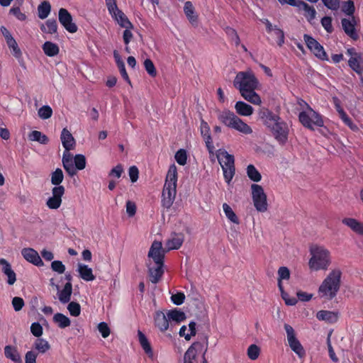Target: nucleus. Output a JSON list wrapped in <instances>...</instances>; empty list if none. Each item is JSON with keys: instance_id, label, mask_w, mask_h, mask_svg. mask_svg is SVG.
<instances>
[{"instance_id": "obj_27", "label": "nucleus", "mask_w": 363, "mask_h": 363, "mask_svg": "<svg viewBox=\"0 0 363 363\" xmlns=\"http://www.w3.org/2000/svg\"><path fill=\"white\" fill-rule=\"evenodd\" d=\"M111 15L122 28H133V24L131 23V22L129 21V19L122 10L118 9V11L114 12V13H112Z\"/></svg>"}, {"instance_id": "obj_25", "label": "nucleus", "mask_w": 363, "mask_h": 363, "mask_svg": "<svg viewBox=\"0 0 363 363\" xmlns=\"http://www.w3.org/2000/svg\"><path fill=\"white\" fill-rule=\"evenodd\" d=\"M296 6L299 10L303 11V15H305L308 21L311 22L315 18L317 12L313 6H310V4L304 1H298Z\"/></svg>"}, {"instance_id": "obj_50", "label": "nucleus", "mask_w": 363, "mask_h": 363, "mask_svg": "<svg viewBox=\"0 0 363 363\" xmlns=\"http://www.w3.org/2000/svg\"><path fill=\"white\" fill-rule=\"evenodd\" d=\"M186 151L184 149L179 150L174 155L176 162L180 165H184L186 164Z\"/></svg>"}, {"instance_id": "obj_10", "label": "nucleus", "mask_w": 363, "mask_h": 363, "mask_svg": "<svg viewBox=\"0 0 363 363\" xmlns=\"http://www.w3.org/2000/svg\"><path fill=\"white\" fill-rule=\"evenodd\" d=\"M284 329L286 333L287 341L291 350L299 357H304L306 355V351L296 337L294 328L290 325L285 323Z\"/></svg>"}, {"instance_id": "obj_64", "label": "nucleus", "mask_w": 363, "mask_h": 363, "mask_svg": "<svg viewBox=\"0 0 363 363\" xmlns=\"http://www.w3.org/2000/svg\"><path fill=\"white\" fill-rule=\"evenodd\" d=\"M128 174H129L130 179L131 182L132 183L136 182L138 179V174H139V171H138V167L135 165L130 167L129 169H128Z\"/></svg>"}, {"instance_id": "obj_63", "label": "nucleus", "mask_w": 363, "mask_h": 363, "mask_svg": "<svg viewBox=\"0 0 363 363\" xmlns=\"http://www.w3.org/2000/svg\"><path fill=\"white\" fill-rule=\"evenodd\" d=\"M323 4L332 11H337L340 6L339 0H322Z\"/></svg>"}, {"instance_id": "obj_14", "label": "nucleus", "mask_w": 363, "mask_h": 363, "mask_svg": "<svg viewBox=\"0 0 363 363\" xmlns=\"http://www.w3.org/2000/svg\"><path fill=\"white\" fill-rule=\"evenodd\" d=\"M147 257L152 258L156 265H164V251L161 242L155 240L152 242Z\"/></svg>"}, {"instance_id": "obj_9", "label": "nucleus", "mask_w": 363, "mask_h": 363, "mask_svg": "<svg viewBox=\"0 0 363 363\" xmlns=\"http://www.w3.org/2000/svg\"><path fill=\"white\" fill-rule=\"evenodd\" d=\"M252 199L255 209L261 213L267 211V196L264 194L263 188L258 184L251 185Z\"/></svg>"}, {"instance_id": "obj_22", "label": "nucleus", "mask_w": 363, "mask_h": 363, "mask_svg": "<svg viewBox=\"0 0 363 363\" xmlns=\"http://www.w3.org/2000/svg\"><path fill=\"white\" fill-rule=\"evenodd\" d=\"M342 223L349 227L356 234L363 236V223L353 218H345Z\"/></svg>"}, {"instance_id": "obj_38", "label": "nucleus", "mask_w": 363, "mask_h": 363, "mask_svg": "<svg viewBox=\"0 0 363 363\" xmlns=\"http://www.w3.org/2000/svg\"><path fill=\"white\" fill-rule=\"evenodd\" d=\"M222 208L224 213H225V216L231 222L235 224L240 223L238 217L230 205H228L227 203H223Z\"/></svg>"}, {"instance_id": "obj_11", "label": "nucleus", "mask_w": 363, "mask_h": 363, "mask_svg": "<svg viewBox=\"0 0 363 363\" xmlns=\"http://www.w3.org/2000/svg\"><path fill=\"white\" fill-rule=\"evenodd\" d=\"M303 40L306 43V46L320 60H328V55L324 50L323 46L318 43L315 39L309 35H303Z\"/></svg>"}, {"instance_id": "obj_40", "label": "nucleus", "mask_w": 363, "mask_h": 363, "mask_svg": "<svg viewBox=\"0 0 363 363\" xmlns=\"http://www.w3.org/2000/svg\"><path fill=\"white\" fill-rule=\"evenodd\" d=\"M247 175L249 179L254 182H258L262 179L260 173L252 164L247 165Z\"/></svg>"}, {"instance_id": "obj_59", "label": "nucleus", "mask_w": 363, "mask_h": 363, "mask_svg": "<svg viewBox=\"0 0 363 363\" xmlns=\"http://www.w3.org/2000/svg\"><path fill=\"white\" fill-rule=\"evenodd\" d=\"M185 299V296L183 292H177L175 294H172L171 296L172 302L177 306L182 305Z\"/></svg>"}, {"instance_id": "obj_62", "label": "nucleus", "mask_w": 363, "mask_h": 363, "mask_svg": "<svg viewBox=\"0 0 363 363\" xmlns=\"http://www.w3.org/2000/svg\"><path fill=\"white\" fill-rule=\"evenodd\" d=\"M12 306L16 312L20 311L24 306V301L22 298L16 296L12 299Z\"/></svg>"}, {"instance_id": "obj_49", "label": "nucleus", "mask_w": 363, "mask_h": 363, "mask_svg": "<svg viewBox=\"0 0 363 363\" xmlns=\"http://www.w3.org/2000/svg\"><path fill=\"white\" fill-rule=\"evenodd\" d=\"M67 309H68V312H69V314L73 317H78V315H80L81 306L80 304L77 302H69Z\"/></svg>"}, {"instance_id": "obj_51", "label": "nucleus", "mask_w": 363, "mask_h": 363, "mask_svg": "<svg viewBox=\"0 0 363 363\" xmlns=\"http://www.w3.org/2000/svg\"><path fill=\"white\" fill-rule=\"evenodd\" d=\"M52 115V110L49 106H43L38 110V116L41 119H49Z\"/></svg>"}, {"instance_id": "obj_54", "label": "nucleus", "mask_w": 363, "mask_h": 363, "mask_svg": "<svg viewBox=\"0 0 363 363\" xmlns=\"http://www.w3.org/2000/svg\"><path fill=\"white\" fill-rule=\"evenodd\" d=\"M97 328L102 337L106 338L110 335V327L106 323L100 322L97 325Z\"/></svg>"}, {"instance_id": "obj_4", "label": "nucleus", "mask_w": 363, "mask_h": 363, "mask_svg": "<svg viewBox=\"0 0 363 363\" xmlns=\"http://www.w3.org/2000/svg\"><path fill=\"white\" fill-rule=\"evenodd\" d=\"M177 182V169L174 164L169 166L162 194V204L169 208L176 196Z\"/></svg>"}, {"instance_id": "obj_43", "label": "nucleus", "mask_w": 363, "mask_h": 363, "mask_svg": "<svg viewBox=\"0 0 363 363\" xmlns=\"http://www.w3.org/2000/svg\"><path fill=\"white\" fill-rule=\"evenodd\" d=\"M197 352L196 349L191 346L184 354V363H196V357Z\"/></svg>"}, {"instance_id": "obj_20", "label": "nucleus", "mask_w": 363, "mask_h": 363, "mask_svg": "<svg viewBox=\"0 0 363 363\" xmlns=\"http://www.w3.org/2000/svg\"><path fill=\"white\" fill-rule=\"evenodd\" d=\"M201 133L205 141L206 146L209 153L212 154L214 150V146L213 145L212 138L210 133V127L208 123L203 119L201 121Z\"/></svg>"}, {"instance_id": "obj_37", "label": "nucleus", "mask_w": 363, "mask_h": 363, "mask_svg": "<svg viewBox=\"0 0 363 363\" xmlns=\"http://www.w3.org/2000/svg\"><path fill=\"white\" fill-rule=\"evenodd\" d=\"M43 50L45 54L49 57H53L58 54L59 47L57 45L51 42H45L43 45Z\"/></svg>"}, {"instance_id": "obj_5", "label": "nucleus", "mask_w": 363, "mask_h": 363, "mask_svg": "<svg viewBox=\"0 0 363 363\" xmlns=\"http://www.w3.org/2000/svg\"><path fill=\"white\" fill-rule=\"evenodd\" d=\"M218 120L227 127L235 129L242 133L247 135L252 132L248 124L230 110H223L220 112L218 115Z\"/></svg>"}, {"instance_id": "obj_61", "label": "nucleus", "mask_w": 363, "mask_h": 363, "mask_svg": "<svg viewBox=\"0 0 363 363\" xmlns=\"http://www.w3.org/2000/svg\"><path fill=\"white\" fill-rule=\"evenodd\" d=\"M51 269L53 272L58 274H63L65 270V265L61 261L55 260L51 263Z\"/></svg>"}, {"instance_id": "obj_8", "label": "nucleus", "mask_w": 363, "mask_h": 363, "mask_svg": "<svg viewBox=\"0 0 363 363\" xmlns=\"http://www.w3.org/2000/svg\"><path fill=\"white\" fill-rule=\"evenodd\" d=\"M217 159L221 166L224 180L229 184L235 174V157L226 151L220 152Z\"/></svg>"}, {"instance_id": "obj_31", "label": "nucleus", "mask_w": 363, "mask_h": 363, "mask_svg": "<svg viewBox=\"0 0 363 363\" xmlns=\"http://www.w3.org/2000/svg\"><path fill=\"white\" fill-rule=\"evenodd\" d=\"M167 315L169 323L174 321L176 323H179L186 319V315H185L184 312H182L177 308L168 311V312H167Z\"/></svg>"}, {"instance_id": "obj_46", "label": "nucleus", "mask_w": 363, "mask_h": 363, "mask_svg": "<svg viewBox=\"0 0 363 363\" xmlns=\"http://www.w3.org/2000/svg\"><path fill=\"white\" fill-rule=\"evenodd\" d=\"M63 180V173L60 168H57L51 174V184L55 186L60 185Z\"/></svg>"}, {"instance_id": "obj_6", "label": "nucleus", "mask_w": 363, "mask_h": 363, "mask_svg": "<svg viewBox=\"0 0 363 363\" xmlns=\"http://www.w3.org/2000/svg\"><path fill=\"white\" fill-rule=\"evenodd\" d=\"M312 257L309 261V267L315 271L327 269L330 264V253L323 246L315 245L311 248Z\"/></svg>"}, {"instance_id": "obj_28", "label": "nucleus", "mask_w": 363, "mask_h": 363, "mask_svg": "<svg viewBox=\"0 0 363 363\" xmlns=\"http://www.w3.org/2000/svg\"><path fill=\"white\" fill-rule=\"evenodd\" d=\"M184 242L182 234L173 233L171 238L166 242V247L168 250L179 249Z\"/></svg>"}, {"instance_id": "obj_12", "label": "nucleus", "mask_w": 363, "mask_h": 363, "mask_svg": "<svg viewBox=\"0 0 363 363\" xmlns=\"http://www.w3.org/2000/svg\"><path fill=\"white\" fill-rule=\"evenodd\" d=\"M58 19L60 24L65 30L71 33H74L77 31L78 27L75 23L73 22V17L70 12L65 8H60L58 11Z\"/></svg>"}, {"instance_id": "obj_21", "label": "nucleus", "mask_w": 363, "mask_h": 363, "mask_svg": "<svg viewBox=\"0 0 363 363\" xmlns=\"http://www.w3.org/2000/svg\"><path fill=\"white\" fill-rule=\"evenodd\" d=\"M154 320L155 326L161 332H165L169 328V321L167 315H165L163 312H155Z\"/></svg>"}, {"instance_id": "obj_1", "label": "nucleus", "mask_w": 363, "mask_h": 363, "mask_svg": "<svg viewBox=\"0 0 363 363\" xmlns=\"http://www.w3.org/2000/svg\"><path fill=\"white\" fill-rule=\"evenodd\" d=\"M259 118L274 135L280 145H285L288 140L289 129L287 123L280 116L268 108H262L259 112Z\"/></svg>"}, {"instance_id": "obj_57", "label": "nucleus", "mask_w": 363, "mask_h": 363, "mask_svg": "<svg viewBox=\"0 0 363 363\" xmlns=\"http://www.w3.org/2000/svg\"><path fill=\"white\" fill-rule=\"evenodd\" d=\"M321 24L324 29L328 33H331L333 31V28L332 26V18L330 16H324L321 19Z\"/></svg>"}, {"instance_id": "obj_32", "label": "nucleus", "mask_w": 363, "mask_h": 363, "mask_svg": "<svg viewBox=\"0 0 363 363\" xmlns=\"http://www.w3.org/2000/svg\"><path fill=\"white\" fill-rule=\"evenodd\" d=\"M316 317L319 320H325L330 323H333L337 320L338 315L337 312L320 311L317 313Z\"/></svg>"}, {"instance_id": "obj_34", "label": "nucleus", "mask_w": 363, "mask_h": 363, "mask_svg": "<svg viewBox=\"0 0 363 363\" xmlns=\"http://www.w3.org/2000/svg\"><path fill=\"white\" fill-rule=\"evenodd\" d=\"M4 355L6 358L10 359L16 363L19 362L21 360L17 348L11 345H6L4 347Z\"/></svg>"}, {"instance_id": "obj_26", "label": "nucleus", "mask_w": 363, "mask_h": 363, "mask_svg": "<svg viewBox=\"0 0 363 363\" xmlns=\"http://www.w3.org/2000/svg\"><path fill=\"white\" fill-rule=\"evenodd\" d=\"M72 284L70 281L66 282L62 289L58 292V298L60 303H68L72 294Z\"/></svg>"}, {"instance_id": "obj_55", "label": "nucleus", "mask_w": 363, "mask_h": 363, "mask_svg": "<svg viewBox=\"0 0 363 363\" xmlns=\"http://www.w3.org/2000/svg\"><path fill=\"white\" fill-rule=\"evenodd\" d=\"M259 348L256 345H251L247 349V356L252 359H256L259 355Z\"/></svg>"}, {"instance_id": "obj_39", "label": "nucleus", "mask_w": 363, "mask_h": 363, "mask_svg": "<svg viewBox=\"0 0 363 363\" xmlns=\"http://www.w3.org/2000/svg\"><path fill=\"white\" fill-rule=\"evenodd\" d=\"M53 320L57 323L60 328H65L70 325V318L63 313H56L53 316Z\"/></svg>"}, {"instance_id": "obj_7", "label": "nucleus", "mask_w": 363, "mask_h": 363, "mask_svg": "<svg viewBox=\"0 0 363 363\" xmlns=\"http://www.w3.org/2000/svg\"><path fill=\"white\" fill-rule=\"evenodd\" d=\"M302 103L304 104L305 107H306V111L300 112L298 116V121L302 125L312 130L315 129L314 125L323 127L324 125L323 116L319 113L314 111L304 100L301 99V102L298 104L301 105Z\"/></svg>"}, {"instance_id": "obj_17", "label": "nucleus", "mask_w": 363, "mask_h": 363, "mask_svg": "<svg viewBox=\"0 0 363 363\" xmlns=\"http://www.w3.org/2000/svg\"><path fill=\"white\" fill-rule=\"evenodd\" d=\"M21 255L27 262L32 263L37 267H41L44 264L38 252L33 248H23L21 250Z\"/></svg>"}, {"instance_id": "obj_23", "label": "nucleus", "mask_w": 363, "mask_h": 363, "mask_svg": "<svg viewBox=\"0 0 363 363\" xmlns=\"http://www.w3.org/2000/svg\"><path fill=\"white\" fill-rule=\"evenodd\" d=\"M183 9L184 14H186V17H187V20L189 21L193 26H197L199 16L196 13L195 7L193 3L191 1H186L184 4Z\"/></svg>"}, {"instance_id": "obj_13", "label": "nucleus", "mask_w": 363, "mask_h": 363, "mask_svg": "<svg viewBox=\"0 0 363 363\" xmlns=\"http://www.w3.org/2000/svg\"><path fill=\"white\" fill-rule=\"evenodd\" d=\"M278 286L279 289L281 291V296L283 299L285 301V303L287 306H294L297 303V300L295 298H288V294L286 293L284 290V286L282 285L281 280L282 279H289L290 277V272L289 269L286 267H281L278 270Z\"/></svg>"}, {"instance_id": "obj_44", "label": "nucleus", "mask_w": 363, "mask_h": 363, "mask_svg": "<svg viewBox=\"0 0 363 363\" xmlns=\"http://www.w3.org/2000/svg\"><path fill=\"white\" fill-rule=\"evenodd\" d=\"M35 348L42 354H44V352H48L50 349V345L47 340L38 338L35 341Z\"/></svg>"}, {"instance_id": "obj_15", "label": "nucleus", "mask_w": 363, "mask_h": 363, "mask_svg": "<svg viewBox=\"0 0 363 363\" xmlns=\"http://www.w3.org/2000/svg\"><path fill=\"white\" fill-rule=\"evenodd\" d=\"M357 21L354 16L351 18H343L341 19V26L343 31L353 40L359 39V35L356 30Z\"/></svg>"}, {"instance_id": "obj_19", "label": "nucleus", "mask_w": 363, "mask_h": 363, "mask_svg": "<svg viewBox=\"0 0 363 363\" xmlns=\"http://www.w3.org/2000/svg\"><path fill=\"white\" fill-rule=\"evenodd\" d=\"M347 53L350 56L349 60L350 67L357 73L360 74L362 67L361 63L363 62V59L361 55L356 52L355 48H351L347 50Z\"/></svg>"}, {"instance_id": "obj_41", "label": "nucleus", "mask_w": 363, "mask_h": 363, "mask_svg": "<svg viewBox=\"0 0 363 363\" xmlns=\"http://www.w3.org/2000/svg\"><path fill=\"white\" fill-rule=\"evenodd\" d=\"M43 33L53 34L57 32V24L55 19H48L45 22V25H42L40 27Z\"/></svg>"}, {"instance_id": "obj_2", "label": "nucleus", "mask_w": 363, "mask_h": 363, "mask_svg": "<svg viewBox=\"0 0 363 363\" xmlns=\"http://www.w3.org/2000/svg\"><path fill=\"white\" fill-rule=\"evenodd\" d=\"M233 84L246 101L254 105L261 104L260 96L255 91L258 85V81L251 72H238Z\"/></svg>"}, {"instance_id": "obj_53", "label": "nucleus", "mask_w": 363, "mask_h": 363, "mask_svg": "<svg viewBox=\"0 0 363 363\" xmlns=\"http://www.w3.org/2000/svg\"><path fill=\"white\" fill-rule=\"evenodd\" d=\"M74 165L79 170H82L86 167V157L83 155H77L74 157Z\"/></svg>"}, {"instance_id": "obj_48", "label": "nucleus", "mask_w": 363, "mask_h": 363, "mask_svg": "<svg viewBox=\"0 0 363 363\" xmlns=\"http://www.w3.org/2000/svg\"><path fill=\"white\" fill-rule=\"evenodd\" d=\"M341 9L342 11L345 13L347 15L350 16L351 17L354 16V13L355 11L354 1L352 0H347L346 2L343 3Z\"/></svg>"}, {"instance_id": "obj_58", "label": "nucleus", "mask_w": 363, "mask_h": 363, "mask_svg": "<svg viewBox=\"0 0 363 363\" xmlns=\"http://www.w3.org/2000/svg\"><path fill=\"white\" fill-rule=\"evenodd\" d=\"M62 203V199H57V197H50L47 200V206L50 209H57L58 208Z\"/></svg>"}, {"instance_id": "obj_56", "label": "nucleus", "mask_w": 363, "mask_h": 363, "mask_svg": "<svg viewBox=\"0 0 363 363\" xmlns=\"http://www.w3.org/2000/svg\"><path fill=\"white\" fill-rule=\"evenodd\" d=\"M30 330H31L33 335L37 337H40L43 333V328L38 322L33 323L31 327H30Z\"/></svg>"}, {"instance_id": "obj_16", "label": "nucleus", "mask_w": 363, "mask_h": 363, "mask_svg": "<svg viewBox=\"0 0 363 363\" xmlns=\"http://www.w3.org/2000/svg\"><path fill=\"white\" fill-rule=\"evenodd\" d=\"M264 23H265V28H267V32L275 38L277 44L279 46H283L284 43V31L277 27V26H273L272 23L267 19L264 20Z\"/></svg>"}, {"instance_id": "obj_24", "label": "nucleus", "mask_w": 363, "mask_h": 363, "mask_svg": "<svg viewBox=\"0 0 363 363\" xmlns=\"http://www.w3.org/2000/svg\"><path fill=\"white\" fill-rule=\"evenodd\" d=\"M62 162L65 170L68 174H69L71 177L77 174V168H76L73 163L72 156L70 153H63Z\"/></svg>"}, {"instance_id": "obj_29", "label": "nucleus", "mask_w": 363, "mask_h": 363, "mask_svg": "<svg viewBox=\"0 0 363 363\" xmlns=\"http://www.w3.org/2000/svg\"><path fill=\"white\" fill-rule=\"evenodd\" d=\"M164 265H156V267L147 266L149 268V279L154 283L157 284L164 274Z\"/></svg>"}, {"instance_id": "obj_52", "label": "nucleus", "mask_w": 363, "mask_h": 363, "mask_svg": "<svg viewBox=\"0 0 363 363\" xmlns=\"http://www.w3.org/2000/svg\"><path fill=\"white\" fill-rule=\"evenodd\" d=\"M339 118L342 121L348 125L352 130H358V127L356 124L352 123V119L348 116L346 112H341V114L338 115Z\"/></svg>"}, {"instance_id": "obj_30", "label": "nucleus", "mask_w": 363, "mask_h": 363, "mask_svg": "<svg viewBox=\"0 0 363 363\" xmlns=\"http://www.w3.org/2000/svg\"><path fill=\"white\" fill-rule=\"evenodd\" d=\"M235 108L237 113L242 116H250L253 113V108L244 101H238Z\"/></svg>"}, {"instance_id": "obj_45", "label": "nucleus", "mask_w": 363, "mask_h": 363, "mask_svg": "<svg viewBox=\"0 0 363 363\" xmlns=\"http://www.w3.org/2000/svg\"><path fill=\"white\" fill-rule=\"evenodd\" d=\"M143 65L145 69H146V72L149 74V76H151L152 77H155L157 76V69L151 59L147 58L145 60Z\"/></svg>"}, {"instance_id": "obj_42", "label": "nucleus", "mask_w": 363, "mask_h": 363, "mask_svg": "<svg viewBox=\"0 0 363 363\" xmlns=\"http://www.w3.org/2000/svg\"><path fill=\"white\" fill-rule=\"evenodd\" d=\"M51 10L50 3L48 1L42 2L38 7V17L41 19L46 18Z\"/></svg>"}, {"instance_id": "obj_60", "label": "nucleus", "mask_w": 363, "mask_h": 363, "mask_svg": "<svg viewBox=\"0 0 363 363\" xmlns=\"http://www.w3.org/2000/svg\"><path fill=\"white\" fill-rule=\"evenodd\" d=\"M9 12L19 21H23L26 18V14L21 11L19 6H13L11 8Z\"/></svg>"}, {"instance_id": "obj_35", "label": "nucleus", "mask_w": 363, "mask_h": 363, "mask_svg": "<svg viewBox=\"0 0 363 363\" xmlns=\"http://www.w3.org/2000/svg\"><path fill=\"white\" fill-rule=\"evenodd\" d=\"M79 273L80 277L85 281H92L95 279L92 269L87 265L79 264Z\"/></svg>"}, {"instance_id": "obj_33", "label": "nucleus", "mask_w": 363, "mask_h": 363, "mask_svg": "<svg viewBox=\"0 0 363 363\" xmlns=\"http://www.w3.org/2000/svg\"><path fill=\"white\" fill-rule=\"evenodd\" d=\"M138 336L142 349L147 355L152 356V349L147 337L140 330L138 331Z\"/></svg>"}, {"instance_id": "obj_18", "label": "nucleus", "mask_w": 363, "mask_h": 363, "mask_svg": "<svg viewBox=\"0 0 363 363\" xmlns=\"http://www.w3.org/2000/svg\"><path fill=\"white\" fill-rule=\"evenodd\" d=\"M60 140L66 154L72 150L76 145V141L72 133L66 128H62L60 135Z\"/></svg>"}, {"instance_id": "obj_3", "label": "nucleus", "mask_w": 363, "mask_h": 363, "mask_svg": "<svg viewBox=\"0 0 363 363\" xmlns=\"http://www.w3.org/2000/svg\"><path fill=\"white\" fill-rule=\"evenodd\" d=\"M341 276L342 272L339 269H333L329 273L319 286L320 298L330 301L336 296L340 286Z\"/></svg>"}, {"instance_id": "obj_47", "label": "nucleus", "mask_w": 363, "mask_h": 363, "mask_svg": "<svg viewBox=\"0 0 363 363\" xmlns=\"http://www.w3.org/2000/svg\"><path fill=\"white\" fill-rule=\"evenodd\" d=\"M225 33H227V36H228L230 40L235 43V46L240 45V37L234 28L227 27V28H225Z\"/></svg>"}, {"instance_id": "obj_36", "label": "nucleus", "mask_w": 363, "mask_h": 363, "mask_svg": "<svg viewBox=\"0 0 363 363\" xmlns=\"http://www.w3.org/2000/svg\"><path fill=\"white\" fill-rule=\"evenodd\" d=\"M28 138H30V140L37 141L43 145H46L49 142L48 136L37 130L30 132Z\"/></svg>"}]
</instances>
